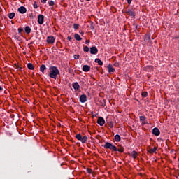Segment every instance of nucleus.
Instances as JSON below:
<instances>
[{
	"instance_id": "nucleus-31",
	"label": "nucleus",
	"mask_w": 179,
	"mask_h": 179,
	"mask_svg": "<svg viewBox=\"0 0 179 179\" xmlns=\"http://www.w3.org/2000/svg\"><path fill=\"white\" fill-rule=\"evenodd\" d=\"M145 120H146L145 116H140V121H141V122H143Z\"/></svg>"
},
{
	"instance_id": "nucleus-3",
	"label": "nucleus",
	"mask_w": 179,
	"mask_h": 179,
	"mask_svg": "<svg viewBox=\"0 0 179 179\" xmlns=\"http://www.w3.org/2000/svg\"><path fill=\"white\" fill-rule=\"evenodd\" d=\"M76 138L78 139V141H80L82 143H86V142H87V139H89L87 136H83L80 134H76Z\"/></svg>"
},
{
	"instance_id": "nucleus-46",
	"label": "nucleus",
	"mask_w": 179,
	"mask_h": 179,
	"mask_svg": "<svg viewBox=\"0 0 179 179\" xmlns=\"http://www.w3.org/2000/svg\"><path fill=\"white\" fill-rule=\"evenodd\" d=\"M2 90H3V88H2L1 86L0 85V92H2Z\"/></svg>"
},
{
	"instance_id": "nucleus-37",
	"label": "nucleus",
	"mask_w": 179,
	"mask_h": 179,
	"mask_svg": "<svg viewBox=\"0 0 179 179\" xmlns=\"http://www.w3.org/2000/svg\"><path fill=\"white\" fill-rule=\"evenodd\" d=\"M38 8V6H37V3H36V2L34 4V9H37Z\"/></svg>"
},
{
	"instance_id": "nucleus-22",
	"label": "nucleus",
	"mask_w": 179,
	"mask_h": 179,
	"mask_svg": "<svg viewBox=\"0 0 179 179\" xmlns=\"http://www.w3.org/2000/svg\"><path fill=\"white\" fill-rule=\"evenodd\" d=\"M95 62L96 64H98V65H100V66H103V61H101L100 59L99 58H96L95 59Z\"/></svg>"
},
{
	"instance_id": "nucleus-32",
	"label": "nucleus",
	"mask_w": 179,
	"mask_h": 179,
	"mask_svg": "<svg viewBox=\"0 0 179 179\" xmlns=\"http://www.w3.org/2000/svg\"><path fill=\"white\" fill-rule=\"evenodd\" d=\"M90 29V30H94V25L93 22H91Z\"/></svg>"
},
{
	"instance_id": "nucleus-35",
	"label": "nucleus",
	"mask_w": 179,
	"mask_h": 179,
	"mask_svg": "<svg viewBox=\"0 0 179 179\" xmlns=\"http://www.w3.org/2000/svg\"><path fill=\"white\" fill-rule=\"evenodd\" d=\"M79 57H80L79 55H74L73 58L74 59H79Z\"/></svg>"
},
{
	"instance_id": "nucleus-44",
	"label": "nucleus",
	"mask_w": 179,
	"mask_h": 179,
	"mask_svg": "<svg viewBox=\"0 0 179 179\" xmlns=\"http://www.w3.org/2000/svg\"><path fill=\"white\" fill-rule=\"evenodd\" d=\"M42 3H47V0H41Z\"/></svg>"
},
{
	"instance_id": "nucleus-28",
	"label": "nucleus",
	"mask_w": 179,
	"mask_h": 179,
	"mask_svg": "<svg viewBox=\"0 0 179 179\" xmlns=\"http://www.w3.org/2000/svg\"><path fill=\"white\" fill-rule=\"evenodd\" d=\"M83 51H85V52H89V51H90V49L87 46H85L83 48Z\"/></svg>"
},
{
	"instance_id": "nucleus-10",
	"label": "nucleus",
	"mask_w": 179,
	"mask_h": 179,
	"mask_svg": "<svg viewBox=\"0 0 179 179\" xmlns=\"http://www.w3.org/2000/svg\"><path fill=\"white\" fill-rule=\"evenodd\" d=\"M152 134H153V135H155V136H159V135H160V130L159 129V128L155 127V128L152 129Z\"/></svg>"
},
{
	"instance_id": "nucleus-4",
	"label": "nucleus",
	"mask_w": 179,
	"mask_h": 179,
	"mask_svg": "<svg viewBox=\"0 0 179 179\" xmlns=\"http://www.w3.org/2000/svg\"><path fill=\"white\" fill-rule=\"evenodd\" d=\"M125 13H127L129 16H132L133 17H135V11L134 8H129L125 11Z\"/></svg>"
},
{
	"instance_id": "nucleus-48",
	"label": "nucleus",
	"mask_w": 179,
	"mask_h": 179,
	"mask_svg": "<svg viewBox=\"0 0 179 179\" xmlns=\"http://www.w3.org/2000/svg\"><path fill=\"white\" fill-rule=\"evenodd\" d=\"M150 179H154L153 178H150Z\"/></svg>"
},
{
	"instance_id": "nucleus-25",
	"label": "nucleus",
	"mask_w": 179,
	"mask_h": 179,
	"mask_svg": "<svg viewBox=\"0 0 179 179\" xmlns=\"http://www.w3.org/2000/svg\"><path fill=\"white\" fill-rule=\"evenodd\" d=\"M99 103L101 107H106V99L99 101Z\"/></svg>"
},
{
	"instance_id": "nucleus-40",
	"label": "nucleus",
	"mask_w": 179,
	"mask_h": 179,
	"mask_svg": "<svg viewBox=\"0 0 179 179\" xmlns=\"http://www.w3.org/2000/svg\"><path fill=\"white\" fill-rule=\"evenodd\" d=\"M146 124H148V122L144 120L143 122H142L141 125H146Z\"/></svg>"
},
{
	"instance_id": "nucleus-17",
	"label": "nucleus",
	"mask_w": 179,
	"mask_h": 179,
	"mask_svg": "<svg viewBox=\"0 0 179 179\" xmlns=\"http://www.w3.org/2000/svg\"><path fill=\"white\" fill-rule=\"evenodd\" d=\"M131 156L133 157V159H136V157H138V152L135 150H133L131 153Z\"/></svg>"
},
{
	"instance_id": "nucleus-49",
	"label": "nucleus",
	"mask_w": 179,
	"mask_h": 179,
	"mask_svg": "<svg viewBox=\"0 0 179 179\" xmlns=\"http://www.w3.org/2000/svg\"><path fill=\"white\" fill-rule=\"evenodd\" d=\"M86 1H90V0H86Z\"/></svg>"
},
{
	"instance_id": "nucleus-42",
	"label": "nucleus",
	"mask_w": 179,
	"mask_h": 179,
	"mask_svg": "<svg viewBox=\"0 0 179 179\" xmlns=\"http://www.w3.org/2000/svg\"><path fill=\"white\" fill-rule=\"evenodd\" d=\"M120 66V64L118 62H115L114 64V66Z\"/></svg>"
},
{
	"instance_id": "nucleus-23",
	"label": "nucleus",
	"mask_w": 179,
	"mask_h": 179,
	"mask_svg": "<svg viewBox=\"0 0 179 179\" xmlns=\"http://www.w3.org/2000/svg\"><path fill=\"white\" fill-rule=\"evenodd\" d=\"M27 69H30L31 71H33V69H34V66L31 63H28L27 64Z\"/></svg>"
},
{
	"instance_id": "nucleus-12",
	"label": "nucleus",
	"mask_w": 179,
	"mask_h": 179,
	"mask_svg": "<svg viewBox=\"0 0 179 179\" xmlns=\"http://www.w3.org/2000/svg\"><path fill=\"white\" fill-rule=\"evenodd\" d=\"M73 87L74 90H79V89H80V85H79L78 82H76L73 84Z\"/></svg>"
},
{
	"instance_id": "nucleus-21",
	"label": "nucleus",
	"mask_w": 179,
	"mask_h": 179,
	"mask_svg": "<svg viewBox=\"0 0 179 179\" xmlns=\"http://www.w3.org/2000/svg\"><path fill=\"white\" fill-rule=\"evenodd\" d=\"M145 41H147V43H152L150 40V35H145L144 38Z\"/></svg>"
},
{
	"instance_id": "nucleus-39",
	"label": "nucleus",
	"mask_w": 179,
	"mask_h": 179,
	"mask_svg": "<svg viewBox=\"0 0 179 179\" xmlns=\"http://www.w3.org/2000/svg\"><path fill=\"white\" fill-rule=\"evenodd\" d=\"M23 31V28H18V33H22Z\"/></svg>"
},
{
	"instance_id": "nucleus-5",
	"label": "nucleus",
	"mask_w": 179,
	"mask_h": 179,
	"mask_svg": "<svg viewBox=\"0 0 179 179\" xmlns=\"http://www.w3.org/2000/svg\"><path fill=\"white\" fill-rule=\"evenodd\" d=\"M97 124H99L100 127H103V125L106 124V120H104V118L103 117H99L97 120Z\"/></svg>"
},
{
	"instance_id": "nucleus-43",
	"label": "nucleus",
	"mask_w": 179,
	"mask_h": 179,
	"mask_svg": "<svg viewBox=\"0 0 179 179\" xmlns=\"http://www.w3.org/2000/svg\"><path fill=\"white\" fill-rule=\"evenodd\" d=\"M90 41H89V40L85 41V44H90Z\"/></svg>"
},
{
	"instance_id": "nucleus-11",
	"label": "nucleus",
	"mask_w": 179,
	"mask_h": 179,
	"mask_svg": "<svg viewBox=\"0 0 179 179\" xmlns=\"http://www.w3.org/2000/svg\"><path fill=\"white\" fill-rule=\"evenodd\" d=\"M17 10H18L22 15H23V14L26 13V12H27V10L26 9V7H24V6H20V7L17 9Z\"/></svg>"
},
{
	"instance_id": "nucleus-26",
	"label": "nucleus",
	"mask_w": 179,
	"mask_h": 179,
	"mask_svg": "<svg viewBox=\"0 0 179 179\" xmlns=\"http://www.w3.org/2000/svg\"><path fill=\"white\" fill-rule=\"evenodd\" d=\"M9 19H13L15 16H16V14L15 13H10L8 15Z\"/></svg>"
},
{
	"instance_id": "nucleus-34",
	"label": "nucleus",
	"mask_w": 179,
	"mask_h": 179,
	"mask_svg": "<svg viewBox=\"0 0 179 179\" xmlns=\"http://www.w3.org/2000/svg\"><path fill=\"white\" fill-rule=\"evenodd\" d=\"M87 171L88 174H92V172L93 171L92 170V169L87 168Z\"/></svg>"
},
{
	"instance_id": "nucleus-13",
	"label": "nucleus",
	"mask_w": 179,
	"mask_h": 179,
	"mask_svg": "<svg viewBox=\"0 0 179 179\" xmlns=\"http://www.w3.org/2000/svg\"><path fill=\"white\" fill-rule=\"evenodd\" d=\"M83 72H89L90 71V66L89 65H84L82 68Z\"/></svg>"
},
{
	"instance_id": "nucleus-38",
	"label": "nucleus",
	"mask_w": 179,
	"mask_h": 179,
	"mask_svg": "<svg viewBox=\"0 0 179 179\" xmlns=\"http://www.w3.org/2000/svg\"><path fill=\"white\" fill-rule=\"evenodd\" d=\"M127 2L129 5H131V3H132V0H127Z\"/></svg>"
},
{
	"instance_id": "nucleus-15",
	"label": "nucleus",
	"mask_w": 179,
	"mask_h": 179,
	"mask_svg": "<svg viewBox=\"0 0 179 179\" xmlns=\"http://www.w3.org/2000/svg\"><path fill=\"white\" fill-rule=\"evenodd\" d=\"M108 69L109 73H111V72H115V69H114L111 64H109L108 66Z\"/></svg>"
},
{
	"instance_id": "nucleus-41",
	"label": "nucleus",
	"mask_w": 179,
	"mask_h": 179,
	"mask_svg": "<svg viewBox=\"0 0 179 179\" xmlns=\"http://www.w3.org/2000/svg\"><path fill=\"white\" fill-rule=\"evenodd\" d=\"M67 40H69V41H72V37L68 36Z\"/></svg>"
},
{
	"instance_id": "nucleus-16",
	"label": "nucleus",
	"mask_w": 179,
	"mask_h": 179,
	"mask_svg": "<svg viewBox=\"0 0 179 179\" xmlns=\"http://www.w3.org/2000/svg\"><path fill=\"white\" fill-rule=\"evenodd\" d=\"M106 122L108 124V125H109L110 128H113V127H114V124L113 123L112 121H110L108 117L106 118Z\"/></svg>"
},
{
	"instance_id": "nucleus-7",
	"label": "nucleus",
	"mask_w": 179,
	"mask_h": 179,
	"mask_svg": "<svg viewBox=\"0 0 179 179\" xmlns=\"http://www.w3.org/2000/svg\"><path fill=\"white\" fill-rule=\"evenodd\" d=\"M38 23L39 24H43V23H44V15L41 14L38 15Z\"/></svg>"
},
{
	"instance_id": "nucleus-9",
	"label": "nucleus",
	"mask_w": 179,
	"mask_h": 179,
	"mask_svg": "<svg viewBox=\"0 0 179 179\" xmlns=\"http://www.w3.org/2000/svg\"><path fill=\"white\" fill-rule=\"evenodd\" d=\"M80 103H86L87 101V96L85 94H82L80 96Z\"/></svg>"
},
{
	"instance_id": "nucleus-2",
	"label": "nucleus",
	"mask_w": 179,
	"mask_h": 179,
	"mask_svg": "<svg viewBox=\"0 0 179 179\" xmlns=\"http://www.w3.org/2000/svg\"><path fill=\"white\" fill-rule=\"evenodd\" d=\"M103 148H105V149H110V150H113V152H117V147L108 142L105 143Z\"/></svg>"
},
{
	"instance_id": "nucleus-8",
	"label": "nucleus",
	"mask_w": 179,
	"mask_h": 179,
	"mask_svg": "<svg viewBox=\"0 0 179 179\" xmlns=\"http://www.w3.org/2000/svg\"><path fill=\"white\" fill-rule=\"evenodd\" d=\"M99 52V50L97 49V47L94 46L90 48V54H92L94 55H96Z\"/></svg>"
},
{
	"instance_id": "nucleus-30",
	"label": "nucleus",
	"mask_w": 179,
	"mask_h": 179,
	"mask_svg": "<svg viewBox=\"0 0 179 179\" xmlns=\"http://www.w3.org/2000/svg\"><path fill=\"white\" fill-rule=\"evenodd\" d=\"M143 97H148V92H143L141 94Z\"/></svg>"
},
{
	"instance_id": "nucleus-45",
	"label": "nucleus",
	"mask_w": 179,
	"mask_h": 179,
	"mask_svg": "<svg viewBox=\"0 0 179 179\" xmlns=\"http://www.w3.org/2000/svg\"><path fill=\"white\" fill-rule=\"evenodd\" d=\"M17 69H18V71H21V70H22V67L17 66Z\"/></svg>"
},
{
	"instance_id": "nucleus-19",
	"label": "nucleus",
	"mask_w": 179,
	"mask_h": 179,
	"mask_svg": "<svg viewBox=\"0 0 179 179\" xmlns=\"http://www.w3.org/2000/svg\"><path fill=\"white\" fill-rule=\"evenodd\" d=\"M74 38L77 40V41H82V38L80 37V35L78 34H74Z\"/></svg>"
},
{
	"instance_id": "nucleus-24",
	"label": "nucleus",
	"mask_w": 179,
	"mask_h": 179,
	"mask_svg": "<svg viewBox=\"0 0 179 179\" xmlns=\"http://www.w3.org/2000/svg\"><path fill=\"white\" fill-rule=\"evenodd\" d=\"M47 69V67L45 66V64H42L40 67V71L42 72V73H44V71Z\"/></svg>"
},
{
	"instance_id": "nucleus-20",
	"label": "nucleus",
	"mask_w": 179,
	"mask_h": 179,
	"mask_svg": "<svg viewBox=\"0 0 179 179\" xmlns=\"http://www.w3.org/2000/svg\"><path fill=\"white\" fill-rule=\"evenodd\" d=\"M114 139H115V142H120L121 141V136H120L119 134H116L114 136Z\"/></svg>"
},
{
	"instance_id": "nucleus-29",
	"label": "nucleus",
	"mask_w": 179,
	"mask_h": 179,
	"mask_svg": "<svg viewBox=\"0 0 179 179\" xmlns=\"http://www.w3.org/2000/svg\"><path fill=\"white\" fill-rule=\"evenodd\" d=\"M73 29H75V30H78V29H79V24H74Z\"/></svg>"
},
{
	"instance_id": "nucleus-14",
	"label": "nucleus",
	"mask_w": 179,
	"mask_h": 179,
	"mask_svg": "<svg viewBox=\"0 0 179 179\" xmlns=\"http://www.w3.org/2000/svg\"><path fill=\"white\" fill-rule=\"evenodd\" d=\"M156 150H157V148L154 147V148H149V150H148V152L152 155L153 153H156Z\"/></svg>"
},
{
	"instance_id": "nucleus-27",
	"label": "nucleus",
	"mask_w": 179,
	"mask_h": 179,
	"mask_svg": "<svg viewBox=\"0 0 179 179\" xmlns=\"http://www.w3.org/2000/svg\"><path fill=\"white\" fill-rule=\"evenodd\" d=\"M124 147H120L119 148H117V152H120V153H124Z\"/></svg>"
},
{
	"instance_id": "nucleus-18",
	"label": "nucleus",
	"mask_w": 179,
	"mask_h": 179,
	"mask_svg": "<svg viewBox=\"0 0 179 179\" xmlns=\"http://www.w3.org/2000/svg\"><path fill=\"white\" fill-rule=\"evenodd\" d=\"M24 30L27 34H30V33H31V29L29 26L25 27Z\"/></svg>"
},
{
	"instance_id": "nucleus-6",
	"label": "nucleus",
	"mask_w": 179,
	"mask_h": 179,
	"mask_svg": "<svg viewBox=\"0 0 179 179\" xmlns=\"http://www.w3.org/2000/svg\"><path fill=\"white\" fill-rule=\"evenodd\" d=\"M46 41L48 44H54V43H55V38L52 36H48Z\"/></svg>"
},
{
	"instance_id": "nucleus-33",
	"label": "nucleus",
	"mask_w": 179,
	"mask_h": 179,
	"mask_svg": "<svg viewBox=\"0 0 179 179\" xmlns=\"http://www.w3.org/2000/svg\"><path fill=\"white\" fill-rule=\"evenodd\" d=\"M48 4H49V6H54L55 2H54V1H50L48 3Z\"/></svg>"
},
{
	"instance_id": "nucleus-36",
	"label": "nucleus",
	"mask_w": 179,
	"mask_h": 179,
	"mask_svg": "<svg viewBox=\"0 0 179 179\" xmlns=\"http://www.w3.org/2000/svg\"><path fill=\"white\" fill-rule=\"evenodd\" d=\"M13 38L15 39V40H19L20 38V37H19L17 35H14L13 36Z\"/></svg>"
},
{
	"instance_id": "nucleus-47",
	"label": "nucleus",
	"mask_w": 179,
	"mask_h": 179,
	"mask_svg": "<svg viewBox=\"0 0 179 179\" xmlns=\"http://www.w3.org/2000/svg\"><path fill=\"white\" fill-rule=\"evenodd\" d=\"M25 101H27V99H25Z\"/></svg>"
},
{
	"instance_id": "nucleus-1",
	"label": "nucleus",
	"mask_w": 179,
	"mask_h": 179,
	"mask_svg": "<svg viewBox=\"0 0 179 179\" xmlns=\"http://www.w3.org/2000/svg\"><path fill=\"white\" fill-rule=\"evenodd\" d=\"M49 77L52 79H57V75H59V70L57 66H50L49 67Z\"/></svg>"
}]
</instances>
